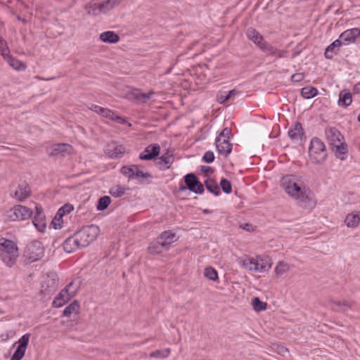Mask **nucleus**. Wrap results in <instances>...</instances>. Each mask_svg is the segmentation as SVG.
<instances>
[{
	"label": "nucleus",
	"instance_id": "obj_1",
	"mask_svg": "<svg viewBox=\"0 0 360 360\" xmlns=\"http://www.w3.org/2000/svg\"><path fill=\"white\" fill-rule=\"evenodd\" d=\"M281 186L290 198L299 203H306L311 200L310 191L301 176L295 174L283 176L281 179Z\"/></svg>",
	"mask_w": 360,
	"mask_h": 360
},
{
	"label": "nucleus",
	"instance_id": "obj_2",
	"mask_svg": "<svg viewBox=\"0 0 360 360\" xmlns=\"http://www.w3.org/2000/svg\"><path fill=\"white\" fill-rule=\"evenodd\" d=\"M237 262L244 269L255 273L265 272L272 266L271 259L264 255H256L255 257L245 255L239 257Z\"/></svg>",
	"mask_w": 360,
	"mask_h": 360
},
{
	"label": "nucleus",
	"instance_id": "obj_3",
	"mask_svg": "<svg viewBox=\"0 0 360 360\" xmlns=\"http://www.w3.org/2000/svg\"><path fill=\"white\" fill-rule=\"evenodd\" d=\"M18 256V248L15 242L4 238H0V257L7 266H13Z\"/></svg>",
	"mask_w": 360,
	"mask_h": 360
},
{
	"label": "nucleus",
	"instance_id": "obj_4",
	"mask_svg": "<svg viewBox=\"0 0 360 360\" xmlns=\"http://www.w3.org/2000/svg\"><path fill=\"white\" fill-rule=\"evenodd\" d=\"M122 0H102L101 3H97L94 0H91L86 3L84 8L89 15L98 16L103 13H107L121 3Z\"/></svg>",
	"mask_w": 360,
	"mask_h": 360
},
{
	"label": "nucleus",
	"instance_id": "obj_5",
	"mask_svg": "<svg viewBox=\"0 0 360 360\" xmlns=\"http://www.w3.org/2000/svg\"><path fill=\"white\" fill-rule=\"evenodd\" d=\"M326 136L329 144L333 147L336 156L341 160L344 158L340 157L347 152L346 144L343 142V136L340 132L334 127H328L326 129Z\"/></svg>",
	"mask_w": 360,
	"mask_h": 360
},
{
	"label": "nucleus",
	"instance_id": "obj_6",
	"mask_svg": "<svg viewBox=\"0 0 360 360\" xmlns=\"http://www.w3.org/2000/svg\"><path fill=\"white\" fill-rule=\"evenodd\" d=\"M309 155L312 163L316 165L323 163L327 157L326 146L323 142L318 138H313L309 148Z\"/></svg>",
	"mask_w": 360,
	"mask_h": 360
},
{
	"label": "nucleus",
	"instance_id": "obj_7",
	"mask_svg": "<svg viewBox=\"0 0 360 360\" xmlns=\"http://www.w3.org/2000/svg\"><path fill=\"white\" fill-rule=\"evenodd\" d=\"M80 243V246L87 247L94 241L100 233V229L97 225L91 224L80 229L75 233Z\"/></svg>",
	"mask_w": 360,
	"mask_h": 360
},
{
	"label": "nucleus",
	"instance_id": "obj_8",
	"mask_svg": "<svg viewBox=\"0 0 360 360\" xmlns=\"http://www.w3.org/2000/svg\"><path fill=\"white\" fill-rule=\"evenodd\" d=\"M44 248L39 241H34L28 245L25 250L24 256L26 259L32 263L44 257Z\"/></svg>",
	"mask_w": 360,
	"mask_h": 360
},
{
	"label": "nucleus",
	"instance_id": "obj_9",
	"mask_svg": "<svg viewBox=\"0 0 360 360\" xmlns=\"http://www.w3.org/2000/svg\"><path fill=\"white\" fill-rule=\"evenodd\" d=\"M78 286L70 282L63 290H62L53 302V306L60 307L64 305L70 298L74 297L77 292Z\"/></svg>",
	"mask_w": 360,
	"mask_h": 360
},
{
	"label": "nucleus",
	"instance_id": "obj_10",
	"mask_svg": "<svg viewBox=\"0 0 360 360\" xmlns=\"http://www.w3.org/2000/svg\"><path fill=\"white\" fill-rule=\"evenodd\" d=\"M32 211L28 207L18 205L11 208L8 212V217L11 221H22L29 219Z\"/></svg>",
	"mask_w": 360,
	"mask_h": 360
},
{
	"label": "nucleus",
	"instance_id": "obj_11",
	"mask_svg": "<svg viewBox=\"0 0 360 360\" xmlns=\"http://www.w3.org/2000/svg\"><path fill=\"white\" fill-rule=\"evenodd\" d=\"M88 108L100 115L103 117L116 121L118 123H123L124 122V120L122 117L117 115L113 111L108 108H103L94 104H90L88 106Z\"/></svg>",
	"mask_w": 360,
	"mask_h": 360
},
{
	"label": "nucleus",
	"instance_id": "obj_12",
	"mask_svg": "<svg viewBox=\"0 0 360 360\" xmlns=\"http://www.w3.org/2000/svg\"><path fill=\"white\" fill-rule=\"evenodd\" d=\"M30 338V334L26 333L23 335L15 345L18 344V346L13 354L11 360H21L25 356L29 341Z\"/></svg>",
	"mask_w": 360,
	"mask_h": 360
},
{
	"label": "nucleus",
	"instance_id": "obj_13",
	"mask_svg": "<svg viewBox=\"0 0 360 360\" xmlns=\"http://www.w3.org/2000/svg\"><path fill=\"white\" fill-rule=\"evenodd\" d=\"M184 179L185 183L190 191L199 194L203 193V186L200 182L198 181L195 174H188L184 176Z\"/></svg>",
	"mask_w": 360,
	"mask_h": 360
},
{
	"label": "nucleus",
	"instance_id": "obj_14",
	"mask_svg": "<svg viewBox=\"0 0 360 360\" xmlns=\"http://www.w3.org/2000/svg\"><path fill=\"white\" fill-rule=\"evenodd\" d=\"M72 148L69 144L59 143L54 144L48 149V154L50 156L66 155L70 154Z\"/></svg>",
	"mask_w": 360,
	"mask_h": 360
},
{
	"label": "nucleus",
	"instance_id": "obj_15",
	"mask_svg": "<svg viewBox=\"0 0 360 360\" xmlns=\"http://www.w3.org/2000/svg\"><path fill=\"white\" fill-rule=\"evenodd\" d=\"M105 153L112 158H119L125 153V148L122 145L115 143L108 144L105 148Z\"/></svg>",
	"mask_w": 360,
	"mask_h": 360
},
{
	"label": "nucleus",
	"instance_id": "obj_16",
	"mask_svg": "<svg viewBox=\"0 0 360 360\" xmlns=\"http://www.w3.org/2000/svg\"><path fill=\"white\" fill-rule=\"evenodd\" d=\"M34 226L40 231L44 232L46 228V223L45 216L43 213L42 209L39 207H36L35 214L32 221Z\"/></svg>",
	"mask_w": 360,
	"mask_h": 360
},
{
	"label": "nucleus",
	"instance_id": "obj_17",
	"mask_svg": "<svg viewBox=\"0 0 360 360\" xmlns=\"http://www.w3.org/2000/svg\"><path fill=\"white\" fill-rule=\"evenodd\" d=\"M160 150V147L158 144H150L148 146L143 153H140L139 158L143 160H150L157 157Z\"/></svg>",
	"mask_w": 360,
	"mask_h": 360
},
{
	"label": "nucleus",
	"instance_id": "obj_18",
	"mask_svg": "<svg viewBox=\"0 0 360 360\" xmlns=\"http://www.w3.org/2000/svg\"><path fill=\"white\" fill-rule=\"evenodd\" d=\"M63 250L67 253H72L73 252H75L76 250L82 248V246H80V243L78 240V238L75 233L72 236H70L68 238L63 244Z\"/></svg>",
	"mask_w": 360,
	"mask_h": 360
},
{
	"label": "nucleus",
	"instance_id": "obj_19",
	"mask_svg": "<svg viewBox=\"0 0 360 360\" xmlns=\"http://www.w3.org/2000/svg\"><path fill=\"white\" fill-rule=\"evenodd\" d=\"M176 240L175 233L168 231L163 232L159 238H158L155 243L160 245L162 248L167 250L169 245Z\"/></svg>",
	"mask_w": 360,
	"mask_h": 360
},
{
	"label": "nucleus",
	"instance_id": "obj_20",
	"mask_svg": "<svg viewBox=\"0 0 360 360\" xmlns=\"http://www.w3.org/2000/svg\"><path fill=\"white\" fill-rule=\"evenodd\" d=\"M30 193L31 190L29 185L25 182H22L19 184L17 189L11 194V195L19 201H23L30 196Z\"/></svg>",
	"mask_w": 360,
	"mask_h": 360
},
{
	"label": "nucleus",
	"instance_id": "obj_21",
	"mask_svg": "<svg viewBox=\"0 0 360 360\" xmlns=\"http://www.w3.org/2000/svg\"><path fill=\"white\" fill-rule=\"evenodd\" d=\"M216 147L218 153L225 157L228 156L232 150V146L229 140L226 139L219 140L216 139Z\"/></svg>",
	"mask_w": 360,
	"mask_h": 360
},
{
	"label": "nucleus",
	"instance_id": "obj_22",
	"mask_svg": "<svg viewBox=\"0 0 360 360\" xmlns=\"http://www.w3.org/2000/svg\"><path fill=\"white\" fill-rule=\"evenodd\" d=\"M360 37V29L352 28L343 32L340 39L345 42H354L355 39Z\"/></svg>",
	"mask_w": 360,
	"mask_h": 360
},
{
	"label": "nucleus",
	"instance_id": "obj_23",
	"mask_svg": "<svg viewBox=\"0 0 360 360\" xmlns=\"http://www.w3.org/2000/svg\"><path fill=\"white\" fill-rule=\"evenodd\" d=\"M248 38L257 44L261 49L263 45L267 43L264 41L263 37L259 34L255 29L249 28L246 31Z\"/></svg>",
	"mask_w": 360,
	"mask_h": 360
},
{
	"label": "nucleus",
	"instance_id": "obj_24",
	"mask_svg": "<svg viewBox=\"0 0 360 360\" xmlns=\"http://www.w3.org/2000/svg\"><path fill=\"white\" fill-rule=\"evenodd\" d=\"M262 50L264 51L265 53L275 56L276 58H286L288 56V52L286 50H278L272 46H271L269 44H266V45H263L262 46Z\"/></svg>",
	"mask_w": 360,
	"mask_h": 360
},
{
	"label": "nucleus",
	"instance_id": "obj_25",
	"mask_svg": "<svg viewBox=\"0 0 360 360\" xmlns=\"http://www.w3.org/2000/svg\"><path fill=\"white\" fill-rule=\"evenodd\" d=\"M292 267V265L284 261H280L276 264L274 274L277 278H281L287 274L291 270Z\"/></svg>",
	"mask_w": 360,
	"mask_h": 360
},
{
	"label": "nucleus",
	"instance_id": "obj_26",
	"mask_svg": "<svg viewBox=\"0 0 360 360\" xmlns=\"http://www.w3.org/2000/svg\"><path fill=\"white\" fill-rule=\"evenodd\" d=\"M99 39L103 43L116 44L120 41V36L113 31H105L100 34Z\"/></svg>",
	"mask_w": 360,
	"mask_h": 360
},
{
	"label": "nucleus",
	"instance_id": "obj_27",
	"mask_svg": "<svg viewBox=\"0 0 360 360\" xmlns=\"http://www.w3.org/2000/svg\"><path fill=\"white\" fill-rule=\"evenodd\" d=\"M4 59L8 63L10 67H11L15 70L22 71L25 70L27 68L24 63L14 58L11 54L8 55Z\"/></svg>",
	"mask_w": 360,
	"mask_h": 360
},
{
	"label": "nucleus",
	"instance_id": "obj_28",
	"mask_svg": "<svg viewBox=\"0 0 360 360\" xmlns=\"http://www.w3.org/2000/svg\"><path fill=\"white\" fill-rule=\"evenodd\" d=\"M360 222L359 212L349 213L345 219V223L348 228H356Z\"/></svg>",
	"mask_w": 360,
	"mask_h": 360
},
{
	"label": "nucleus",
	"instance_id": "obj_29",
	"mask_svg": "<svg viewBox=\"0 0 360 360\" xmlns=\"http://www.w3.org/2000/svg\"><path fill=\"white\" fill-rule=\"evenodd\" d=\"M288 135L292 140L298 141L301 139L303 136L302 124L298 122L295 123L289 130Z\"/></svg>",
	"mask_w": 360,
	"mask_h": 360
},
{
	"label": "nucleus",
	"instance_id": "obj_30",
	"mask_svg": "<svg viewBox=\"0 0 360 360\" xmlns=\"http://www.w3.org/2000/svg\"><path fill=\"white\" fill-rule=\"evenodd\" d=\"M352 102V97L351 93L347 90L344 89L340 91L339 95V105L346 108L351 105Z\"/></svg>",
	"mask_w": 360,
	"mask_h": 360
},
{
	"label": "nucleus",
	"instance_id": "obj_31",
	"mask_svg": "<svg viewBox=\"0 0 360 360\" xmlns=\"http://www.w3.org/2000/svg\"><path fill=\"white\" fill-rule=\"evenodd\" d=\"M342 42L340 39L334 41L330 46L327 47L325 51V56L326 58H332L334 55L338 53V50L341 46Z\"/></svg>",
	"mask_w": 360,
	"mask_h": 360
},
{
	"label": "nucleus",
	"instance_id": "obj_32",
	"mask_svg": "<svg viewBox=\"0 0 360 360\" xmlns=\"http://www.w3.org/2000/svg\"><path fill=\"white\" fill-rule=\"evenodd\" d=\"M154 94V91H151L148 94L141 93L139 90H134L131 92V95L133 97L137 100L139 102L146 103L149 99L151 98V96Z\"/></svg>",
	"mask_w": 360,
	"mask_h": 360
},
{
	"label": "nucleus",
	"instance_id": "obj_33",
	"mask_svg": "<svg viewBox=\"0 0 360 360\" xmlns=\"http://www.w3.org/2000/svg\"><path fill=\"white\" fill-rule=\"evenodd\" d=\"M79 312V304L75 300L70 304L63 311V316H70L72 314L77 315Z\"/></svg>",
	"mask_w": 360,
	"mask_h": 360
},
{
	"label": "nucleus",
	"instance_id": "obj_34",
	"mask_svg": "<svg viewBox=\"0 0 360 360\" xmlns=\"http://www.w3.org/2000/svg\"><path fill=\"white\" fill-rule=\"evenodd\" d=\"M172 161L173 157L171 155L167 153L158 158L157 164L162 169H168L169 168Z\"/></svg>",
	"mask_w": 360,
	"mask_h": 360
},
{
	"label": "nucleus",
	"instance_id": "obj_35",
	"mask_svg": "<svg viewBox=\"0 0 360 360\" xmlns=\"http://www.w3.org/2000/svg\"><path fill=\"white\" fill-rule=\"evenodd\" d=\"M73 210V206L70 204H65L63 207H61L57 212L56 215L54 218V221H53V224L56 225V221L59 220L62 218L65 214H69L70 212Z\"/></svg>",
	"mask_w": 360,
	"mask_h": 360
},
{
	"label": "nucleus",
	"instance_id": "obj_36",
	"mask_svg": "<svg viewBox=\"0 0 360 360\" xmlns=\"http://www.w3.org/2000/svg\"><path fill=\"white\" fill-rule=\"evenodd\" d=\"M301 94L303 98L309 99L315 97L318 94V90L313 86H306L302 89Z\"/></svg>",
	"mask_w": 360,
	"mask_h": 360
},
{
	"label": "nucleus",
	"instance_id": "obj_37",
	"mask_svg": "<svg viewBox=\"0 0 360 360\" xmlns=\"http://www.w3.org/2000/svg\"><path fill=\"white\" fill-rule=\"evenodd\" d=\"M207 189L215 195H218L220 193L219 187L217 183L213 179H207L205 182Z\"/></svg>",
	"mask_w": 360,
	"mask_h": 360
},
{
	"label": "nucleus",
	"instance_id": "obj_38",
	"mask_svg": "<svg viewBox=\"0 0 360 360\" xmlns=\"http://www.w3.org/2000/svg\"><path fill=\"white\" fill-rule=\"evenodd\" d=\"M126 190L127 188L124 186L116 185L110 188V194L115 198H120L125 193Z\"/></svg>",
	"mask_w": 360,
	"mask_h": 360
},
{
	"label": "nucleus",
	"instance_id": "obj_39",
	"mask_svg": "<svg viewBox=\"0 0 360 360\" xmlns=\"http://www.w3.org/2000/svg\"><path fill=\"white\" fill-rule=\"evenodd\" d=\"M136 169V165L124 166L121 169V172L124 176L129 179L135 178V170Z\"/></svg>",
	"mask_w": 360,
	"mask_h": 360
},
{
	"label": "nucleus",
	"instance_id": "obj_40",
	"mask_svg": "<svg viewBox=\"0 0 360 360\" xmlns=\"http://www.w3.org/2000/svg\"><path fill=\"white\" fill-rule=\"evenodd\" d=\"M171 353V350L169 348L165 349L163 350H156L150 354V358H158V359H165L167 358Z\"/></svg>",
	"mask_w": 360,
	"mask_h": 360
},
{
	"label": "nucleus",
	"instance_id": "obj_41",
	"mask_svg": "<svg viewBox=\"0 0 360 360\" xmlns=\"http://www.w3.org/2000/svg\"><path fill=\"white\" fill-rule=\"evenodd\" d=\"M110 202H111V200H110V198L109 196L101 197L98 200V204L96 206L97 210L99 211H103V210H105L108 207Z\"/></svg>",
	"mask_w": 360,
	"mask_h": 360
},
{
	"label": "nucleus",
	"instance_id": "obj_42",
	"mask_svg": "<svg viewBox=\"0 0 360 360\" xmlns=\"http://www.w3.org/2000/svg\"><path fill=\"white\" fill-rule=\"evenodd\" d=\"M0 53L3 58H6L8 55L10 54V50L8 44L2 37H0Z\"/></svg>",
	"mask_w": 360,
	"mask_h": 360
},
{
	"label": "nucleus",
	"instance_id": "obj_43",
	"mask_svg": "<svg viewBox=\"0 0 360 360\" xmlns=\"http://www.w3.org/2000/svg\"><path fill=\"white\" fill-rule=\"evenodd\" d=\"M204 275L206 278L212 281H217L218 279L217 271L210 266L205 268Z\"/></svg>",
	"mask_w": 360,
	"mask_h": 360
},
{
	"label": "nucleus",
	"instance_id": "obj_44",
	"mask_svg": "<svg viewBox=\"0 0 360 360\" xmlns=\"http://www.w3.org/2000/svg\"><path fill=\"white\" fill-rule=\"evenodd\" d=\"M252 304L255 310L257 311H263L266 308V304L262 302L259 297H254Z\"/></svg>",
	"mask_w": 360,
	"mask_h": 360
},
{
	"label": "nucleus",
	"instance_id": "obj_45",
	"mask_svg": "<svg viewBox=\"0 0 360 360\" xmlns=\"http://www.w3.org/2000/svg\"><path fill=\"white\" fill-rule=\"evenodd\" d=\"M220 186L223 191L226 193H230L232 191L231 184L226 179H221L220 181Z\"/></svg>",
	"mask_w": 360,
	"mask_h": 360
},
{
	"label": "nucleus",
	"instance_id": "obj_46",
	"mask_svg": "<svg viewBox=\"0 0 360 360\" xmlns=\"http://www.w3.org/2000/svg\"><path fill=\"white\" fill-rule=\"evenodd\" d=\"M235 90L230 91L226 95L220 94L217 96V101L220 103H224L227 101L233 94H235Z\"/></svg>",
	"mask_w": 360,
	"mask_h": 360
},
{
	"label": "nucleus",
	"instance_id": "obj_47",
	"mask_svg": "<svg viewBox=\"0 0 360 360\" xmlns=\"http://www.w3.org/2000/svg\"><path fill=\"white\" fill-rule=\"evenodd\" d=\"M231 134V130L229 128H225L222 130V131L219 134L217 139L219 140L226 139L229 140V136Z\"/></svg>",
	"mask_w": 360,
	"mask_h": 360
},
{
	"label": "nucleus",
	"instance_id": "obj_48",
	"mask_svg": "<svg viewBox=\"0 0 360 360\" xmlns=\"http://www.w3.org/2000/svg\"><path fill=\"white\" fill-rule=\"evenodd\" d=\"M203 160L207 163L212 162L214 161V155L213 152H212V151H207L205 153L204 156H203Z\"/></svg>",
	"mask_w": 360,
	"mask_h": 360
},
{
	"label": "nucleus",
	"instance_id": "obj_49",
	"mask_svg": "<svg viewBox=\"0 0 360 360\" xmlns=\"http://www.w3.org/2000/svg\"><path fill=\"white\" fill-rule=\"evenodd\" d=\"M14 334L15 333L13 330H9L0 335V342L7 341L10 338L13 337Z\"/></svg>",
	"mask_w": 360,
	"mask_h": 360
},
{
	"label": "nucleus",
	"instance_id": "obj_50",
	"mask_svg": "<svg viewBox=\"0 0 360 360\" xmlns=\"http://www.w3.org/2000/svg\"><path fill=\"white\" fill-rule=\"evenodd\" d=\"M150 175L148 173H144L139 169L136 165V169L135 170V178H148Z\"/></svg>",
	"mask_w": 360,
	"mask_h": 360
},
{
	"label": "nucleus",
	"instance_id": "obj_51",
	"mask_svg": "<svg viewBox=\"0 0 360 360\" xmlns=\"http://www.w3.org/2000/svg\"><path fill=\"white\" fill-rule=\"evenodd\" d=\"M291 79L293 82H300L304 79V75L302 73H297L292 75Z\"/></svg>",
	"mask_w": 360,
	"mask_h": 360
},
{
	"label": "nucleus",
	"instance_id": "obj_52",
	"mask_svg": "<svg viewBox=\"0 0 360 360\" xmlns=\"http://www.w3.org/2000/svg\"><path fill=\"white\" fill-rule=\"evenodd\" d=\"M353 91L355 94L360 93V82L354 86Z\"/></svg>",
	"mask_w": 360,
	"mask_h": 360
},
{
	"label": "nucleus",
	"instance_id": "obj_53",
	"mask_svg": "<svg viewBox=\"0 0 360 360\" xmlns=\"http://www.w3.org/2000/svg\"><path fill=\"white\" fill-rule=\"evenodd\" d=\"M243 229L248 231H250L252 230V226L251 224H244L243 226Z\"/></svg>",
	"mask_w": 360,
	"mask_h": 360
},
{
	"label": "nucleus",
	"instance_id": "obj_54",
	"mask_svg": "<svg viewBox=\"0 0 360 360\" xmlns=\"http://www.w3.org/2000/svg\"><path fill=\"white\" fill-rule=\"evenodd\" d=\"M202 169L205 172H207L211 170V168L210 167H207V166H202Z\"/></svg>",
	"mask_w": 360,
	"mask_h": 360
},
{
	"label": "nucleus",
	"instance_id": "obj_55",
	"mask_svg": "<svg viewBox=\"0 0 360 360\" xmlns=\"http://www.w3.org/2000/svg\"><path fill=\"white\" fill-rule=\"evenodd\" d=\"M342 305H344V306H345L347 307H350L349 304L347 302H346V301L343 302Z\"/></svg>",
	"mask_w": 360,
	"mask_h": 360
},
{
	"label": "nucleus",
	"instance_id": "obj_56",
	"mask_svg": "<svg viewBox=\"0 0 360 360\" xmlns=\"http://www.w3.org/2000/svg\"><path fill=\"white\" fill-rule=\"evenodd\" d=\"M203 212L205 214H208V213H210L211 212H210V210L206 209V210H203Z\"/></svg>",
	"mask_w": 360,
	"mask_h": 360
},
{
	"label": "nucleus",
	"instance_id": "obj_57",
	"mask_svg": "<svg viewBox=\"0 0 360 360\" xmlns=\"http://www.w3.org/2000/svg\"><path fill=\"white\" fill-rule=\"evenodd\" d=\"M283 350H285V351H286V352H288V349L287 348H285V347H283Z\"/></svg>",
	"mask_w": 360,
	"mask_h": 360
},
{
	"label": "nucleus",
	"instance_id": "obj_58",
	"mask_svg": "<svg viewBox=\"0 0 360 360\" xmlns=\"http://www.w3.org/2000/svg\"><path fill=\"white\" fill-rule=\"evenodd\" d=\"M358 120L360 122V114L358 115Z\"/></svg>",
	"mask_w": 360,
	"mask_h": 360
},
{
	"label": "nucleus",
	"instance_id": "obj_59",
	"mask_svg": "<svg viewBox=\"0 0 360 360\" xmlns=\"http://www.w3.org/2000/svg\"><path fill=\"white\" fill-rule=\"evenodd\" d=\"M338 305H341L342 304L340 302L337 303Z\"/></svg>",
	"mask_w": 360,
	"mask_h": 360
},
{
	"label": "nucleus",
	"instance_id": "obj_60",
	"mask_svg": "<svg viewBox=\"0 0 360 360\" xmlns=\"http://www.w3.org/2000/svg\"><path fill=\"white\" fill-rule=\"evenodd\" d=\"M186 188L183 187L182 188H181V190H185Z\"/></svg>",
	"mask_w": 360,
	"mask_h": 360
}]
</instances>
